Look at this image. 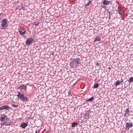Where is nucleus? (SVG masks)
<instances>
[{
    "label": "nucleus",
    "mask_w": 133,
    "mask_h": 133,
    "mask_svg": "<svg viewBox=\"0 0 133 133\" xmlns=\"http://www.w3.org/2000/svg\"><path fill=\"white\" fill-rule=\"evenodd\" d=\"M81 60L79 58H77L71 60L70 66L72 68H76L81 64Z\"/></svg>",
    "instance_id": "1"
},
{
    "label": "nucleus",
    "mask_w": 133,
    "mask_h": 133,
    "mask_svg": "<svg viewBox=\"0 0 133 133\" xmlns=\"http://www.w3.org/2000/svg\"><path fill=\"white\" fill-rule=\"evenodd\" d=\"M18 95H17L18 98L23 102H26L28 101V98L25 96L23 93H21L19 92H18Z\"/></svg>",
    "instance_id": "2"
},
{
    "label": "nucleus",
    "mask_w": 133,
    "mask_h": 133,
    "mask_svg": "<svg viewBox=\"0 0 133 133\" xmlns=\"http://www.w3.org/2000/svg\"><path fill=\"white\" fill-rule=\"evenodd\" d=\"M35 42V40L32 38H30L28 39L26 42L25 44L29 46L33 43Z\"/></svg>",
    "instance_id": "3"
},
{
    "label": "nucleus",
    "mask_w": 133,
    "mask_h": 133,
    "mask_svg": "<svg viewBox=\"0 0 133 133\" xmlns=\"http://www.w3.org/2000/svg\"><path fill=\"white\" fill-rule=\"evenodd\" d=\"M8 20L7 19H4L2 21L1 26L2 27V29H5L8 26L7 24Z\"/></svg>",
    "instance_id": "4"
},
{
    "label": "nucleus",
    "mask_w": 133,
    "mask_h": 133,
    "mask_svg": "<svg viewBox=\"0 0 133 133\" xmlns=\"http://www.w3.org/2000/svg\"><path fill=\"white\" fill-rule=\"evenodd\" d=\"M133 126L132 124L129 123H127L125 124V129L127 130H129L130 128H131Z\"/></svg>",
    "instance_id": "5"
},
{
    "label": "nucleus",
    "mask_w": 133,
    "mask_h": 133,
    "mask_svg": "<svg viewBox=\"0 0 133 133\" xmlns=\"http://www.w3.org/2000/svg\"><path fill=\"white\" fill-rule=\"evenodd\" d=\"M10 108V107L8 105H4L0 107V110L5 109L6 110H9Z\"/></svg>",
    "instance_id": "6"
},
{
    "label": "nucleus",
    "mask_w": 133,
    "mask_h": 133,
    "mask_svg": "<svg viewBox=\"0 0 133 133\" xmlns=\"http://www.w3.org/2000/svg\"><path fill=\"white\" fill-rule=\"evenodd\" d=\"M18 88L21 90H23L24 92L26 91L27 90L26 86V85L23 84H22Z\"/></svg>",
    "instance_id": "7"
},
{
    "label": "nucleus",
    "mask_w": 133,
    "mask_h": 133,
    "mask_svg": "<svg viewBox=\"0 0 133 133\" xmlns=\"http://www.w3.org/2000/svg\"><path fill=\"white\" fill-rule=\"evenodd\" d=\"M90 115V112L89 111H86L84 114V116L85 118L86 119H88L90 117L89 116Z\"/></svg>",
    "instance_id": "8"
},
{
    "label": "nucleus",
    "mask_w": 133,
    "mask_h": 133,
    "mask_svg": "<svg viewBox=\"0 0 133 133\" xmlns=\"http://www.w3.org/2000/svg\"><path fill=\"white\" fill-rule=\"evenodd\" d=\"M6 117V115L5 114L2 115L0 118V120L2 122L4 121L5 120Z\"/></svg>",
    "instance_id": "9"
},
{
    "label": "nucleus",
    "mask_w": 133,
    "mask_h": 133,
    "mask_svg": "<svg viewBox=\"0 0 133 133\" xmlns=\"http://www.w3.org/2000/svg\"><path fill=\"white\" fill-rule=\"evenodd\" d=\"M28 125V123L23 122L21 124L20 127L24 129Z\"/></svg>",
    "instance_id": "10"
},
{
    "label": "nucleus",
    "mask_w": 133,
    "mask_h": 133,
    "mask_svg": "<svg viewBox=\"0 0 133 133\" xmlns=\"http://www.w3.org/2000/svg\"><path fill=\"white\" fill-rule=\"evenodd\" d=\"M101 38L99 36H98L96 37L94 41V42H95L96 41H101Z\"/></svg>",
    "instance_id": "11"
},
{
    "label": "nucleus",
    "mask_w": 133,
    "mask_h": 133,
    "mask_svg": "<svg viewBox=\"0 0 133 133\" xmlns=\"http://www.w3.org/2000/svg\"><path fill=\"white\" fill-rule=\"evenodd\" d=\"M103 3L104 5H107L110 3V2L106 0H105L103 1Z\"/></svg>",
    "instance_id": "12"
},
{
    "label": "nucleus",
    "mask_w": 133,
    "mask_h": 133,
    "mask_svg": "<svg viewBox=\"0 0 133 133\" xmlns=\"http://www.w3.org/2000/svg\"><path fill=\"white\" fill-rule=\"evenodd\" d=\"M94 97H92L91 98H90V99H87L86 100V101L87 102H89L92 101H93V100H94Z\"/></svg>",
    "instance_id": "13"
},
{
    "label": "nucleus",
    "mask_w": 133,
    "mask_h": 133,
    "mask_svg": "<svg viewBox=\"0 0 133 133\" xmlns=\"http://www.w3.org/2000/svg\"><path fill=\"white\" fill-rule=\"evenodd\" d=\"M19 31L21 35H23L25 34L26 33L25 30H24V31H23L21 30H19Z\"/></svg>",
    "instance_id": "14"
},
{
    "label": "nucleus",
    "mask_w": 133,
    "mask_h": 133,
    "mask_svg": "<svg viewBox=\"0 0 133 133\" xmlns=\"http://www.w3.org/2000/svg\"><path fill=\"white\" fill-rule=\"evenodd\" d=\"M130 110L129 108H127L126 109V111H125V112L127 113V114H128V116H129V113L130 112Z\"/></svg>",
    "instance_id": "15"
},
{
    "label": "nucleus",
    "mask_w": 133,
    "mask_h": 133,
    "mask_svg": "<svg viewBox=\"0 0 133 133\" xmlns=\"http://www.w3.org/2000/svg\"><path fill=\"white\" fill-rule=\"evenodd\" d=\"M118 10L119 12V13L120 14H122V10L121 9V8L120 6H119L118 7Z\"/></svg>",
    "instance_id": "16"
},
{
    "label": "nucleus",
    "mask_w": 133,
    "mask_h": 133,
    "mask_svg": "<svg viewBox=\"0 0 133 133\" xmlns=\"http://www.w3.org/2000/svg\"><path fill=\"white\" fill-rule=\"evenodd\" d=\"M78 125V124L76 123H72V127H76Z\"/></svg>",
    "instance_id": "17"
},
{
    "label": "nucleus",
    "mask_w": 133,
    "mask_h": 133,
    "mask_svg": "<svg viewBox=\"0 0 133 133\" xmlns=\"http://www.w3.org/2000/svg\"><path fill=\"white\" fill-rule=\"evenodd\" d=\"M133 81V77H131L128 81L130 84Z\"/></svg>",
    "instance_id": "18"
},
{
    "label": "nucleus",
    "mask_w": 133,
    "mask_h": 133,
    "mask_svg": "<svg viewBox=\"0 0 133 133\" xmlns=\"http://www.w3.org/2000/svg\"><path fill=\"white\" fill-rule=\"evenodd\" d=\"M121 82L119 81H118L116 83L115 85L116 87L118 85H119L120 84Z\"/></svg>",
    "instance_id": "19"
},
{
    "label": "nucleus",
    "mask_w": 133,
    "mask_h": 133,
    "mask_svg": "<svg viewBox=\"0 0 133 133\" xmlns=\"http://www.w3.org/2000/svg\"><path fill=\"white\" fill-rule=\"evenodd\" d=\"M23 4H21V8L20 9V10H21L22 9H23L24 10H25V8L24 6H23Z\"/></svg>",
    "instance_id": "20"
},
{
    "label": "nucleus",
    "mask_w": 133,
    "mask_h": 133,
    "mask_svg": "<svg viewBox=\"0 0 133 133\" xmlns=\"http://www.w3.org/2000/svg\"><path fill=\"white\" fill-rule=\"evenodd\" d=\"M99 86V84H94V87L95 88H97Z\"/></svg>",
    "instance_id": "21"
},
{
    "label": "nucleus",
    "mask_w": 133,
    "mask_h": 133,
    "mask_svg": "<svg viewBox=\"0 0 133 133\" xmlns=\"http://www.w3.org/2000/svg\"><path fill=\"white\" fill-rule=\"evenodd\" d=\"M4 16V14L2 13L0 14V19H1Z\"/></svg>",
    "instance_id": "22"
},
{
    "label": "nucleus",
    "mask_w": 133,
    "mask_h": 133,
    "mask_svg": "<svg viewBox=\"0 0 133 133\" xmlns=\"http://www.w3.org/2000/svg\"><path fill=\"white\" fill-rule=\"evenodd\" d=\"M6 121H4L3 122V123H2L1 124V127H2V126H3L4 125H5V124H6Z\"/></svg>",
    "instance_id": "23"
},
{
    "label": "nucleus",
    "mask_w": 133,
    "mask_h": 133,
    "mask_svg": "<svg viewBox=\"0 0 133 133\" xmlns=\"http://www.w3.org/2000/svg\"><path fill=\"white\" fill-rule=\"evenodd\" d=\"M39 24V22H34V24L35 25V26H37Z\"/></svg>",
    "instance_id": "24"
},
{
    "label": "nucleus",
    "mask_w": 133,
    "mask_h": 133,
    "mask_svg": "<svg viewBox=\"0 0 133 133\" xmlns=\"http://www.w3.org/2000/svg\"><path fill=\"white\" fill-rule=\"evenodd\" d=\"M12 106L13 107H18V105H16L14 104H12Z\"/></svg>",
    "instance_id": "25"
},
{
    "label": "nucleus",
    "mask_w": 133,
    "mask_h": 133,
    "mask_svg": "<svg viewBox=\"0 0 133 133\" xmlns=\"http://www.w3.org/2000/svg\"><path fill=\"white\" fill-rule=\"evenodd\" d=\"M108 13L109 14V19H110L111 18L110 17L112 15L111 14V13L110 11H108Z\"/></svg>",
    "instance_id": "26"
},
{
    "label": "nucleus",
    "mask_w": 133,
    "mask_h": 133,
    "mask_svg": "<svg viewBox=\"0 0 133 133\" xmlns=\"http://www.w3.org/2000/svg\"><path fill=\"white\" fill-rule=\"evenodd\" d=\"M10 125V123L8 122H6V124H5V125L8 126V125Z\"/></svg>",
    "instance_id": "27"
},
{
    "label": "nucleus",
    "mask_w": 133,
    "mask_h": 133,
    "mask_svg": "<svg viewBox=\"0 0 133 133\" xmlns=\"http://www.w3.org/2000/svg\"><path fill=\"white\" fill-rule=\"evenodd\" d=\"M128 114H127V113H125L124 114V116L125 117L126 116H128Z\"/></svg>",
    "instance_id": "28"
},
{
    "label": "nucleus",
    "mask_w": 133,
    "mask_h": 133,
    "mask_svg": "<svg viewBox=\"0 0 133 133\" xmlns=\"http://www.w3.org/2000/svg\"><path fill=\"white\" fill-rule=\"evenodd\" d=\"M5 120L7 121H9L10 120V119L9 118H7L6 117V118H5Z\"/></svg>",
    "instance_id": "29"
},
{
    "label": "nucleus",
    "mask_w": 133,
    "mask_h": 133,
    "mask_svg": "<svg viewBox=\"0 0 133 133\" xmlns=\"http://www.w3.org/2000/svg\"><path fill=\"white\" fill-rule=\"evenodd\" d=\"M90 3H91V1H89L88 3L86 4V5H89L90 4Z\"/></svg>",
    "instance_id": "30"
},
{
    "label": "nucleus",
    "mask_w": 133,
    "mask_h": 133,
    "mask_svg": "<svg viewBox=\"0 0 133 133\" xmlns=\"http://www.w3.org/2000/svg\"><path fill=\"white\" fill-rule=\"evenodd\" d=\"M123 82V80H122V81H121V82H121V83H122Z\"/></svg>",
    "instance_id": "31"
},
{
    "label": "nucleus",
    "mask_w": 133,
    "mask_h": 133,
    "mask_svg": "<svg viewBox=\"0 0 133 133\" xmlns=\"http://www.w3.org/2000/svg\"><path fill=\"white\" fill-rule=\"evenodd\" d=\"M35 133H37V130H36V132H35Z\"/></svg>",
    "instance_id": "32"
},
{
    "label": "nucleus",
    "mask_w": 133,
    "mask_h": 133,
    "mask_svg": "<svg viewBox=\"0 0 133 133\" xmlns=\"http://www.w3.org/2000/svg\"><path fill=\"white\" fill-rule=\"evenodd\" d=\"M108 69H109V70H110L111 69V68L110 67H109L108 68Z\"/></svg>",
    "instance_id": "33"
},
{
    "label": "nucleus",
    "mask_w": 133,
    "mask_h": 133,
    "mask_svg": "<svg viewBox=\"0 0 133 133\" xmlns=\"http://www.w3.org/2000/svg\"><path fill=\"white\" fill-rule=\"evenodd\" d=\"M68 94H69V95L70 94V91H69V92H68Z\"/></svg>",
    "instance_id": "34"
},
{
    "label": "nucleus",
    "mask_w": 133,
    "mask_h": 133,
    "mask_svg": "<svg viewBox=\"0 0 133 133\" xmlns=\"http://www.w3.org/2000/svg\"><path fill=\"white\" fill-rule=\"evenodd\" d=\"M45 133H48V131H46L45 132Z\"/></svg>",
    "instance_id": "35"
}]
</instances>
